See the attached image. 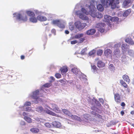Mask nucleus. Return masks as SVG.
Listing matches in <instances>:
<instances>
[{"label":"nucleus","mask_w":134,"mask_h":134,"mask_svg":"<svg viewBox=\"0 0 134 134\" xmlns=\"http://www.w3.org/2000/svg\"><path fill=\"white\" fill-rule=\"evenodd\" d=\"M43 86L45 87H48L51 86V84L50 83H47L44 84Z\"/></svg>","instance_id":"nucleus-45"},{"label":"nucleus","mask_w":134,"mask_h":134,"mask_svg":"<svg viewBox=\"0 0 134 134\" xmlns=\"http://www.w3.org/2000/svg\"><path fill=\"white\" fill-rule=\"evenodd\" d=\"M74 38H75L74 37H71L70 38V40H73V39H74Z\"/></svg>","instance_id":"nucleus-60"},{"label":"nucleus","mask_w":134,"mask_h":134,"mask_svg":"<svg viewBox=\"0 0 134 134\" xmlns=\"http://www.w3.org/2000/svg\"><path fill=\"white\" fill-rule=\"evenodd\" d=\"M132 125L134 127V124H132Z\"/></svg>","instance_id":"nucleus-63"},{"label":"nucleus","mask_w":134,"mask_h":134,"mask_svg":"<svg viewBox=\"0 0 134 134\" xmlns=\"http://www.w3.org/2000/svg\"><path fill=\"white\" fill-rule=\"evenodd\" d=\"M50 78L53 81H54L55 80V79L53 76H51L50 77Z\"/></svg>","instance_id":"nucleus-54"},{"label":"nucleus","mask_w":134,"mask_h":134,"mask_svg":"<svg viewBox=\"0 0 134 134\" xmlns=\"http://www.w3.org/2000/svg\"><path fill=\"white\" fill-rule=\"evenodd\" d=\"M125 42L128 43L131 45L134 44V42L131 38H127L125 40Z\"/></svg>","instance_id":"nucleus-15"},{"label":"nucleus","mask_w":134,"mask_h":134,"mask_svg":"<svg viewBox=\"0 0 134 134\" xmlns=\"http://www.w3.org/2000/svg\"><path fill=\"white\" fill-rule=\"evenodd\" d=\"M120 51L119 49H116L114 51V55H118L120 53Z\"/></svg>","instance_id":"nucleus-34"},{"label":"nucleus","mask_w":134,"mask_h":134,"mask_svg":"<svg viewBox=\"0 0 134 134\" xmlns=\"http://www.w3.org/2000/svg\"><path fill=\"white\" fill-rule=\"evenodd\" d=\"M66 80L65 79H60L59 80V81L61 83H63L64 85L66 84Z\"/></svg>","instance_id":"nucleus-39"},{"label":"nucleus","mask_w":134,"mask_h":134,"mask_svg":"<svg viewBox=\"0 0 134 134\" xmlns=\"http://www.w3.org/2000/svg\"><path fill=\"white\" fill-rule=\"evenodd\" d=\"M30 21L31 22L36 23L37 22V19L35 17H31L29 19Z\"/></svg>","instance_id":"nucleus-23"},{"label":"nucleus","mask_w":134,"mask_h":134,"mask_svg":"<svg viewBox=\"0 0 134 134\" xmlns=\"http://www.w3.org/2000/svg\"><path fill=\"white\" fill-rule=\"evenodd\" d=\"M96 53V51L94 49L92 50V51H90L88 53V55L89 56H91L94 54H95Z\"/></svg>","instance_id":"nucleus-35"},{"label":"nucleus","mask_w":134,"mask_h":134,"mask_svg":"<svg viewBox=\"0 0 134 134\" xmlns=\"http://www.w3.org/2000/svg\"><path fill=\"white\" fill-rule=\"evenodd\" d=\"M98 58H97V59H95V60H98Z\"/></svg>","instance_id":"nucleus-64"},{"label":"nucleus","mask_w":134,"mask_h":134,"mask_svg":"<svg viewBox=\"0 0 134 134\" xmlns=\"http://www.w3.org/2000/svg\"><path fill=\"white\" fill-rule=\"evenodd\" d=\"M103 51L101 49H99L97 52V54L98 56L101 55L103 53Z\"/></svg>","instance_id":"nucleus-36"},{"label":"nucleus","mask_w":134,"mask_h":134,"mask_svg":"<svg viewBox=\"0 0 134 134\" xmlns=\"http://www.w3.org/2000/svg\"><path fill=\"white\" fill-rule=\"evenodd\" d=\"M62 111L64 114L68 116H71V118L73 119L79 121H80L81 120V118L77 116L72 115L71 113L67 109H63Z\"/></svg>","instance_id":"nucleus-3"},{"label":"nucleus","mask_w":134,"mask_h":134,"mask_svg":"<svg viewBox=\"0 0 134 134\" xmlns=\"http://www.w3.org/2000/svg\"><path fill=\"white\" fill-rule=\"evenodd\" d=\"M21 59V60H23L25 58V57L24 55H21L20 57Z\"/></svg>","instance_id":"nucleus-52"},{"label":"nucleus","mask_w":134,"mask_h":134,"mask_svg":"<svg viewBox=\"0 0 134 134\" xmlns=\"http://www.w3.org/2000/svg\"><path fill=\"white\" fill-rule=\"evenodd\" d=\"M23 115L24 116H25V115H26V114H26V113L25 112H24L23 113Z\"/></svg>","instance_id":"nucleus-59"},{"label":"nucleus","mask_w":134,"mask_h":134,"mask_svg":"<svg viewBox=\"0 0 134 134\" xmlns=\"http://www.w3.org/2000/svg\"><path fill=\"white\" fill-rule=\"evenodd\" d=\"M97 8L99 11H103L104 9V8L102 5L100 4H99L97 5Z\"/></svg>","instance_id":"nucleus-24"},{"label":"nucleus","mask_w":134,"mask_h":134,"mask_svg":"<svg viewBox=\"0 0 134 134\" xmlns=\"http://www.w3.org/2000/svg\"><path fill=\"white\" fill-rule=\"evenodd\" d=\"M79 17L80 18L83 20H88V19L87 16L82 14H80Z\"/></svg>","instance_id":"nucleus-31"},{"label":"nucleus","mask_w":134,"mask_h":134,"mask_svg":"<svg viewBox=\"0 0 134 134\" xmlns=\"http://www.w3.org/2000/svg\"><path fill=\"white\" fill-rule=\"evenodd\" d=\"M75 26L79 30L83 29L86 25V23H81L79 21H78L75 23Z\"/></svg>","instance_id":"nucleus-4"},{"label":"nucleus","mask_w":134,"mask_h":134,"mask_svg":"<svg viewBox=\"0 0 134 134\" xmlns=\"http://www.w3.org/2000/svg\"><path fill=\"white\" fill-rule=\"evenodd\" d=\"M58 26L61 28H64L65 27L64 25L61 21L60 23L58 25Z\"/></svg>","instance_id":"nucleus-42"},{"label":"nucleus","mask_w":134,"mask_h":134,"mask_svg":"<svg viewBox=\"0 0 134 134\" xmlns=\"http://www.w3.org/2000/svg\"><path fill=\"white\" fill-rule=\"evenodd\" d=\"M26 13L28 15L30 16L34 17L35 15L34 13L31 11H26Z\"/></svg>","instance_id":"nucleus-20"},{"label":"nucleus","mask_w":134,"mask_h":134,"mask_svg":"<svg viewBox=\"0 0 134 134\" xmlns=\"http://www.w3.org/2000/svg\"><path fill=\"white\" fill-rule=\"evenodd\" d=\"M46 113L51 115H52L53 116H55L57 117H59V116L58 115L56 114L55 113L51 111V110L48 109H47V110H46Z\"/></svg>","instance_id":"nucleus-14"},{"label":"nucleus","mask_w":134,"mask_h":134,"mask_svg":"<svg viewBox=\"0 0 134 134\" xmlns=\"http://www.w3.org/2000/svg\"><path fill=\"white\" fill-rule=\"evenodd\" d=\"M85 40V39L83 38H80L79 39V43H81L83 42V41Z\"/></svg>","instance_id":"nucleus-46"},{"label":"nucleus","mask_w":134,"mask_h":134,"mask_svg":"<svg viewBox=\"0 0 134 134\" xmlns=\"http://www.w3.org/2000/svg\"><path fill=\"white\" fill-rule=\"evenodd\" d=\"M30 130L32 132L35 133H37L39 131V130L37 128H32Z\"/></svg>","instance_id":"nucleus-25"},{"label":"nucleus","mask_w":134,"mask_h":134,"mask_svg":"<svg viewBox=\"0 0 134 134\" xmlns=\"http://www.w3.org/2000/svg\"><path fill=\"white\" fill-rule=\"evenodd\" d=\"M44 125L45 126L48 128H51L52 126L51 124L49 122H46L45 123Z\"/></svg>","instance_id":"nucleus-40"},{"label":"nucleus","mask_w":134,"mask_h":134,"mask_svg":"<svg viewBox=\"0 0 134 134\" xmlns=\"http://www.w3.org/2000/svg\"><path fill=\"white\" fill-rule=\"evenodd\" d=\"M132 84L134 85V79L133 80V81Z\"/></svg>","instance_id":"nucleus-61"},{"label":"nucleus","mask_w":134,"mask_h":134,"mask_svg":"<svg viewBox=\"0 0 134 134\" xmlns=\"http://www.w3.org/2000/svg\"><path fill=\"white\" fill-rule=\"evenodd\" d=\"M71 70L72 72L76 75L78 74V70L77 68H74L71 69Z\"/></svg>","instance_id":"nucleus-29"},{"label":"nucleus","mask_w":134,"mask_h":134,"mask_svg":"<svg viewBox=\"0 0 134 134\" xmlns=\"http://www.w3.org/2000/svg\"><path fill=\"white\" fill-rule=\"evenodd\" d=\"M120 83L125 88H127V85L126 83L122 80H120Z\"/></svg>","instance_id":"nucleus-30"},{"label":"nucleus","mask_w":134,"mask_h":134,"mask_svg":"<svg viewBox=\"0 0 134 134\" xmlns=\"http://www.w3.org/2000/svg\"><path fill=\"white\" fill-rule=\"evenodd\" d=\"M37 19L41 21H45L47 20V18L43 16L39 15L37 17Z\"/></svg>","instance_id":"nucleus-17"},{"label":"nucleus","mask_w":134,"mask_h":134,"mask_svg":"<svg viewBox=\"0 0 134 134\" xmlns=\"http://www.w3.org/2000/svg\"><path fill=\"white\" fill-rule=\"evenodd\" d=\"M25 120L28 123H31L32 122V120L31 119L27 116H25L24 118Z\"/></svg>","instance_id":"nucleus-26"},{"label":"nucleus","mask_w":134,"mask_h":134,"mask_svg":"<svg viewBox=\"0 0 134 134\" xmlns=\"http://www.w3.org/2000/svg\"><path fill=\"white\" fill-rule=\"evenodd\" d=\"M77 41L76 40L72 41L71 42V44H75L77 43Z\"/></svg>","instance_id":"nucleus-49"},{"label":"nucleus","mask_w":134,"mask_h":134,"mask_svg":"<svg viewBox=\"0 0 134 134\" xmlns=\"http://www.w3.org/2000/svg\"><path fill=\"white\" fill-rule=\"evenodd\" d=\"M100 1L103 4H104L105 3V0H100Z\"/></svg>","instance_id":"nucleus-55"},{"label":"nucleus","mask_w":134,"mask_h":134,"mask_svg":"<svg viewBox=\"0 0 134 134\" xmlns=\"http://www.w3.org/2000/svg\"><path fill=\"white\" fill-rule=\"evenodd\" d=\"M86 7H87L90 9L89 12L91 16L93 18L96 17L98 18H101L103 17V15L100 13L98 12H95V10L96 8L94 5L92 3H90V5L86 4Z\"/></svg>","instance_id":"nucleus-1"},{"label":"nucleus","mask_w":134,"mask_h":134,"mask_svg":"<svg viewBox=\"0 0 134 134\" xmlns=\"http://www.w3.org/2000/svg\"><path fill=\"white\" fill-rule=\"evenodd\" d=\"M104 18L106 20V21L108 22V21L111 20L112 21H114L118 20V18L117 17H113L107 15H106L104 16Z\"/></svg>","instance_id":"nucleus-7"},{"label":"nucleus","mask_w":134,"mask_h":134,"mask_svg":"<svg viewBox=\"0 0 134 134\" xmlns=\"http://www.w3.org/2000/svg\"><path fill=\"white\" fill-rule=\"evenodd\" d=\"M51 32L52 33L54 34V35H55L56 33V30L55 29H53L51 30Z\"/></svg>","instance_id":"nucleus-51"},{"label":"nucleus","mask_w":134,"mask_h":134,"mask_svg":"<svg viewBox=\"0 0 134 134\" xmlns=\"http://www.w3.org/2000/svg\"><path fill=\"white\" fill-rule=\"evenodd\" d=\"M122 78L126 82H127L128 83H129L130 81V80L128 76L126 75H124Z\"/></svg>","instance_id":"nucleus-22"},{"label":"nucleus","mask_w":134,"mask_h":134,"mask_svg":"<svg viewBox=\"0 0 134 134\" xmlns=\"http://www.w3.org/2000/svg\"><path fill=\"white\" fill-rule=\"evenodd\" d=\"M43 110V108L42 107H37L36 108V111L38 112L41 113Z\"/></svg>","instance_id":"nucleus-27"},{"label":"nucleus","mask_w":134,"mask_h":134,"mask_svg":"<svg viewBox=\"0 0 134 134\" xmlns=\"http://www.w3.org/2000/svg\"><path fill=\"white\" fill-rule=\"evenodd\" d=\"M96 30L94 29H91L88 30L86 32L87 34L91 35L94 34L96 32Z\"/></svg>","instance_id":"nucleus-18"},{"label":"nucleus","mask_w":134,"mask_h":134,"mask_svg":"<svg viewBox=\"0 0 134 134\" xmlns=\"http://www.w3.org/2000/svg\"><path fill=\"white\" fill-rule=\"evenodd\" d=\"M14 17H16V19L19 20H22L24 21H26L28 19L27 17L26 14H23L15 13L13 14Z\"/></svg>","instance_id":"nucleus-2"},{"label":"nucleus","mask_w":134,"mask_h":134,"mask_svg":"<svg viewBox=\"0 0 134 134\" xmlns=\"http://www.w3.org/2000/svg\"><path fill=\"white\" fill-rule=\"evenodd\" d=\"M32 109L31 108L29 107H27L26 108V111L29 112L30 111H31Z\"/></svg>","instance_id":"nucleus-48"},{"label":"nucleus","mask_w":134,"mask_h":134,"mask_svg":"<svg viewBox=\"0 0 134 134\" xmlns=\"http://www.w3.org/2000/svg\"><path fill=\"white\" fill-rule=\"evenodd\" d=\"M127 44H123L121 45V48L122 49H125L127 48Z\"/></svg>","instance_id":"nucleus-38"},{"label":"nucleus","mask_w":134,"mask_h":134,"mask_svg":"<svg viewBox=\"0 0 134 134\" xmlns=\"http://www.w3.org/2000/svg\"><path fill=\"white\" fill-rule=\"evenodd\" d=\"M65 33L66 34H68L69 33V32L67 30H66L65 31Z\"/></svg>","instance_id":"nucleus-57"},{"label":"nucleus","mask_w":134,"mask_h":134,"mask_svg":"<svg viewBox=\"0 0 134 134\" xmlns=\"http://www.w3.org/2000/svg\"><path fill=\"white\" fill-rule=\"evenodd\" d=\"M104 53L105 56L108 57L112 55V51L110 49H107L104 51Z\"/></svg>","instance_id":"nucleus-11"},{"label":"nucleus","mask_w":134,"mask_h":134,"mask_svg":"<svg viewBox=\"0 0 134 134\" xmlns=\"http://www.w3.org/2000/svg\"><path fill=\"white\" fill-rule=\"evenodd\" d=\"M60 22V21L59 20H53L52 23L53 24L57 25L58 26Z\"/></svg>","instance_id":"nucleus-28"},{"label":"nucleus","mask_w":134,"mask_h":134,"mask_svg":"<svg viewBox=\"0 0 134 134\" xmlns=\"http://www.w3.org/2000/svg\"><path fill=\"white\" fill-rule=\"evenodd\" d=\"M52 109L49 107L50 109L52 110L57 113H61V110L59 109V108L57 105L55 104H52Z\"/></svg>","instance_id":"nucleus-8"},{"label":"nucleus","mask_w":134,"mask_h":134,"mask_svg":"<svg viewBox=\"0 0 134 134\" xmlns=\"http://www.w3.org/2000/svg\"><path fill=\"white\" fill-rule=\"evenodd\" d=\"M55 76L57 79H59L61 77V75L59 73H57L55 74Z\"/></svg>","instance_id":"nucleus-43"},{"label":"nucleus","mask_w":134,"mask_h":134,"mask_svg":"<svg viewBox=\"0 0 134 134\" xmlns=\"http://www.w3.org/2000/svg\"><path fill=\"white\" fill-rule=\"evenodd\" d=\"M131 2V0H125L123 3V5L124 7L126 8Z\"/></svg>","instance_id":"nucleus-21"},{"label":"nucleus","mask_w":134,"mask_h":134,"mask_svg":"<svg viewBox=\"0 0 134 134\" xmlns=\"http://www.w3.org/2000/svg\"><path fill=\"white\" fill-rule=\"evenodd\" d=\"M109 67L110 68H112L114 67V65L113 64H110L109 65Z\"/></svg>","instance_id":"nucleus-53"},{"label":"nucleus","mask_w":134,"mask_h":134,"mask_svg":"<svg viewBox=\"0 0 134 134\" xmlns=\"http://www.w3.org/2000/svg\"><path fill=\"white\" fill-rule=\"evenodd\" d=\"M39 93V91L38 90H36L33 92V94L32 96V97L33 99L37 100L38 98L37 96L38 94Z\"/></svg>","instance_id":"nucleus-12"},{"label":"nucleus","mask_w":134,"mask_h":134,"mask_svg":"<svg viewBox=\"0 0 134 134\" xmlns=\"http://www.w3.org/2000/svg\"><path fill=\"white\" fill-rule=\"evenodd\" d=\"M60 70L61 71L62 74L63 75L68 71V69L67 66H64L60 69Z\"/></svg>","instance_id":"nucleus-13"},{"label":"nucleus","mask_w":134,"mask_h":134,"mask_svg":"<svg viewBox=\"0 0 134 134\" xmlns=\"http://www.w3.org/2000/svg\"><path fill=\"white\" fill-rule=\"evenodd\" d=\"M83 34H77L75 35L74 38L76 39H79L83 37Z\"/></svg>","instance_id":"nucleus-32"},{"label":"nucleus","mask_w":134,"mask_h":134,"mask_svg":"<svg viewBox=\"0 0 134 134\" xmlns=\"http://www.w3.org/2000/svg\"><path fill=\"white\" fill-rule=\"evenodd\" d=\"M93 113V114H96V113H94V112L93 111L92 112V114Z\"/></svg>","instance_id":"nucleus-62"},{"label":"nucleus","mask_w":134,"mask_h":134,"mask_svg":"<svg viewBox=\"0 0 134 134\" xmlns=\"http://www.w3.org/2000/svg\"><path fill=\"white\" fill-rule=\"evenodd\" d=\"M87 51L86 48L83 49L81 52V53L82 55H84L86 54V52Z\"/></svg>","instance_id":"nucleus-41"},{"label":"nucleus","mask_w":134,"mask_h":134,"mask_svg":"<svg viewBox=\"0 0 134 134\" xmlns=\"http://www.w3.org/2000/svg\"><path fill=\"white\" fill-rule=\"evenodd\" d=\"M114 99L117 104H120L121 101V99L120 95L118 93H116L114 94Z\"/></svg>","instance_id":"nucleus-9"},{"label":"nucleus","mask_w":134,"mask_h":134,"mask_svg":"<svg viewBox=\"0 0 134 134\" xmlns=\"http://www.w3.org/2000/svg\"><path fill=\"white\" fill-rule=\"evenodd\" d=\"M131 114L132 115L134 114V111H131Z\"/></svg>","instance_id":"nucleus-58"},{"label":"nucleus","mask_w":134,"mask_h":134,"mask_svg":"<svg viewBox=\"0 0 134 134\" xmlns=\"http://www.w3.org/2000/svg\"><path fill=\"white\" fill-rule=\"evenodd\" d=\"M134 53L133 51L132 50H130L128 51V54L130 56L132 55Z\"/></svg>","instance_id":"nucleus-44"},{"label":"nucleus","mask_w":134,"mask_h":134,"mask_svg":"<svg viewBox=\"0 0 134 134\" xmlns=\"http://www.w3.org/2000/svg\"><path fill=\"white\" fill-rule=\"evenodd\" d=\"M126 104L124 102H122L121 104V105L122 107V108L124 109V107L125 106Z\"/></svg>","instance_id":"nucleus-50"},{"label":"nucleus","mask_w":134,"mask_h":134,"mask_svg":"<svg viewBox=\"0 0 134 134\" xmlns=\"http://www.w3.org/2000/svg\"><path fill=\"white\" fill-rule=\"evenodd\" d=\"M91 66L92 69H93L94 71H96L98 70V68L95 65H93V66L91 65Z\"/></svg>","instance_id":"nucleus-37"},{"label":"nucleus","mask_w":134,"mask_h":134,"mask_svg":"<svg viewBox=\"0 0 134 134\" xmlns=\"http://www.w3.org/2000/svg\"><path fill=\"white\" fill-rule=\"evenodd\" d=\"M131 12V9H128L124 12L123 15L124 16L126 17L130 14Z\"/></svg>","instance_id":"nucleus-19"},{"label":"nucleus","mask_w":134,"mask_h":134,"mask_svg":"<svg viewBox=\"0 0 134 134\" xmlns=\"http://www.w3.org/2000/svg\"><path fill=\"white\" fill-rule=\"evenodd\" d=\"M52 125L55 127L59 128L60 129H63L64 128V127L59 122L54 121L52 122Z\"/></svg>","instance_id":"nucleus-10"},{"label":"nucleus","mask_w":134,"mask_h":134,"mask_svg":"<svg viewBox=\"0 0 134 134\" xmlns=\"http://www.w3.org/2000/svg\"><path fill=\"white\" fill-rule=\"evenodd\" d=\"M97 65L98 68H102L104 66L105 64L102 61L99 60L97 63Z\"/></svg>","instance_id":"nucleus-16"},{"label":"nucleus","mask_w":134,"mask_h":134,"mask_svg":"<svg viewBox=\"0 0 134 134\" xmlns=\"http://www.w3.org/2000/svg\"><path fill=\"white\" fill-rule=\"evenodd\" d=\"M119 0H106L107 3H108V1H110L109 4L111 5V8L113 9L116 8V5L119 3Z\"/></svg>","instance_id":"nucleus-5"},{"label":"nucleus","mask_w":134,"mask_h":134,"mask_svg":"<svg viewBox=\"0 0 134 134\" xmlns=\"http://www.w3.org/2000/svg\"><path fill=\"white\" fill-rule=\"evenodd\" d=\"M105 24L104 23H99L97 24L96 26V27L98 28V30L101 32H104L105 29L104 28Z\"/></svg>","instance_id":"nucleus-6"},{"label":"nucleus","mask_w":134,"mask_h":134,"mask_svg":"<svg viewBox=\"0 0 134 134\" xmlns=\"http://www.w3.org/2000/svg\"><path fill=\"white\" fill-rule=\"evenodd\" d=\"M31 104V103L30 102H26L25 103L24 105L25 106H30Z\"/></svg>","instance_id":"nucleus-47"},{"label":"nucleus","mask_w":134,"mask_h":134,"mask_svg":"<svg viewBox=\"0 0 134 134\" xmlns=\"http://www.w3.org/2000/svg\"><path fill=\"white\" fill-rule=\"evenodd\" d=\"M124 112L122 110L121 111V114L122 115H124Z\"/></svg>","instance_id":"nucleus-56"},{"label":"nucleus","mask_w":134,"mask_h":134,"mask_svg":"<svg viewBox=\"0 0 134 134\" xmlns=\"http://www.w3.org/2000/svg\"><path fill=\"white\" fill-rule=\"evenodd\" d=\"M81 11L83 13L85 14L86 15H88L89 14H90V13L89 12H87L86 10L84 8H82L81 10ZM89 10H90V9H89ZM90 10H89V11Z\"/></svg>","instance_id":"nucleus-33"}]
</instances>
